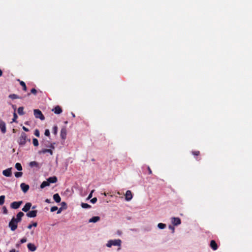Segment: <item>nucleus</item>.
Listing matches in <instances>:
<instances>
[{
  "instance_id": "f257e3e1",
  "label": "nucleus",
  "mask_w": 252,
  "mask_h": 252,
  "mask_svg": "<svg viewBox=\"0 0 252 252\" xmlns=\"http://www.w3.org/2000/svg\"><path fill=\"white\" fill-rule=\"evenodd\" d=\"M121 240L120 239L118 240H110L106 244L107 247H111L112 246H118L119 247L121 246Z\"/></svg>"
},
{
  "instance_id": "9b49d317",
  "label": "nucleus",
  "mask_w": 252,
  "mask_h": 252,
  "mask_svg": "<svg viewBox=\"0 0 252 252\" xmlns=\"http://www.w3.org/2000/svg\"><path fill=\"white\" fill-rule=\"evenodd\" d=\"M20 187L24 192H26L29 189V186L25 183H22L20 185Z\"/></svg>"
},
{
  "instance_id": "864d4df0",
  "label": "nucleus",
  "mask_w": 252,
  "mask_h": 252,
  "mask_svg": "<svg viewBox=\"0 0 252 252\" xmlns=\"http://www.w3.org/2000/svg\"><path fill=\"white\" fill-rule=\"evenodd\" d=\"M2 70L0 69V77L2 75Z\"/></svg>"
},
{
  "instance_id": "603ef678",
  "label": "nucleus",
  "mask_w": 252,
  "mask_h": 252,
  "mask_svg": "<svg viewBox=\"0 0 252 252\" xmlns=\"http://www.w3.org/2000/svg\"><path fill=\"white\" fill-rule=\"evenodd\" d=\"M62 204V206H66V204L65 202H62V204Z\"/></svg>"
},
{
  "instance_id": "ddd939ff",
  "label": "nucleus",
  "mask_w": 252,
  "mask_h": 252,
  "mask_svg": "<svg viewBox=\"0 0 252 252\" xmlns=\"http://www.w3.org/2000/svg\"><path fill=\"white\" fill-rule=\"evenodd\" d=\"M211 248L213 250L216 251L218 249V246L215 240H211L210 245Z\"/></svg>"
},
{
  "instance_id": "72a5a7b5",
  "label": "nucleus",
  "mask_w": 252,
  "mask_h": 252,
  "mask_svg": "<svg viewBox=\"0 0 252 252\" xmlns=\"http://www.w3.org/2000/svg\"><path fill=\"white\" fill-rule=\"evenodd\" d=\"M192 154L194 156H198L200 155V152L199 151H192Z\"/></svg>"
},
{
  "instance_id": "473e14b6",
  "label": "nucleus",
  "mask_w": 252,
  "mask_h": 252,
  "mask_svg": "<svg viewBox=\"0 0 252 252\" xmlns=\"http://www.w3.org/2000/svg\"><path fill=\"white\" fill-rule=\"evenodd\" d=\"M23 175V173L21 172H16L15 173V176L16 178L21 177Z\"/></svg>"
},
{
  "instance_id": "c9c22d12",
  "label": "nucleus",
  "mask_w": 252,
  "mask_h": 252,
  "mask_svg": "<svg viewBox=\"0 0 252 252\" xmlns=\"http://www.w3.org/2000/svg\"><path fill=\"white\" fill-rule=\"evenodd\" d=\"M34 135L37 137H39L40 133L38 129H35L34 133Z\"/></svg>"
},
{
  "instance_id": "5fc2aeb1",
  "label": "nucleus",
  "mask_w": 252,
  "mask_h": 252,
  "mask_svg": "<svg viewBox=\"0 0 252 252\" xmlns=\"http://www.w3.org/2000/svg\"><path fill=\"white\" fill-rule=\"evenodd\" d=\"M10 252H15V249H12L10 251Z\"/></svg>"
},
{
  "instance_id": "412c9836",
  "label": "nucleus",
  "mask_w": 252,
  "mask_h": 252,
  "mask_svg": "<svg viewBox=\"0 0 252 252\" xmlns=\"http://www.w3.org/2000/svg\"><path fill=\"white\" fill-rule=\"evenodd\" d=\"M53 199L57 203H59L61 200V198L58 193H56L53 195Z\"/></svg>"
},
{
  "instance_id": "39448f33",
  "label": "nucleus",
  "mask_w": 252,
  "mask_h": 252,
  "mask_svg": "<svg viewBox=\"0 0 252 252\" xmlns=\"http://www.w3.org/2000/svg\"><path fill=\"white\" fill-rule=\"evenodd\" d=\"M22 201H14L11 203L10 207L14 209H18L20 207V205L22 204Z\"/></svg>"
},
{
  "instance_id": "2f4dec72",
  "label": "nucleus",
  "mask_w": 252,
  "mask_h": 252,
  "mask_svg": "<svg viewBox=\"0 0 252 252\" xmlns=\"http://www.w3.org/2000/svg\"><path fill=\"white\" fill-rule=\"evenodd\" d=\"M37 225V223L35 222H33L32 224H29L27 227L28 229H31L32 226L36 227Z\"/></svg>"
},
{
  "instance_id": "cd10ccee",
  "label": "nucleus",
  "mask_w": 252,
  "mask_h": 252,
  "mask_svg": "<svg viewBox=\"0 0 252 252\" xmlns=\"http://www.w3.org/2000/svg\"><path fill=\"white\" fill-rule=\"evenodd\" d=\"M5 200V196L1 195L0 196V205H2L4 203Z\"/></svg>"
},
{
  "instance_id": "a878e982",
  "label": "nucleus",
  "mask_w": 252,
  "mask_h": 252,
  "mask_svg": "<svg viewBox=\"0 0 252 252\" xmlns=\"http://www.w3.org/2000/svg\"><path fill=\"white\" fill-rule=\"evenodd\" d=\"M81 205L82 208H85V209L90 208L91 207V205H90L89 204H88L87 203H82Z\"/></svg>"
},
{
  "instance_id": "2eb2a0df",
  "label": "nucleus",
  "mask_w": 252,
  "mask_h": 252,
  "mask_svg": "<svg viewBox=\"0 0 252 252\" xmlns=\"http://www.w3.org/2000/svg\"><path fill=\"white\" fill-rule=\"evenodd\" d=\"M24 216V214L22 212H20L17 214L16 218H15V220H16L18 222H20L22 220V217Z\"/></svg>"
},
{
  "instance_id": "8fccbe9b",
  "label": "nucleus",
  "mask_w": 252,
  "mask_h": 252,
  "mask_svg": "<svg viewBox=\"0 0 252 252\" xmlns=\"http://www.w3.org/2000/svg\"><path fill=\"white\" fill-rule=\"evenodd\" d=\"M54 144H55V143L51 144V145L50 146V147L52 149H54L55 147Z\"/></svg>"
},
{
  "instance_id": "49530a36",
  "label": "nucleus",
  "mask_w": 252,
  "mask_h": 252,
  "mask_svg": "<svg viewBox=\"0 0 252 252\" xmlns=\"http://www.w3.org/2000/svg\"><path fill=\"white\" fill-rule=\"evenodd\" d=\"M57 210H58L57 214H60L61 213L62 211V207L60 208Z\"/></svg>"
},
{
  "instance_id": "7ed1b4c3",
  "label": "nucleus",
  "mask_w": 252,
  "mask_h": 252,
  "mask_svg": "<svg viewBox=\"0 0 252 252\" xmlns=\"http://www.w3.org/2000/svg\"><path fill=\"white\" fill-rule=\"evenodd\" d=\"M27 139V134L25 132H22L19 137L18 143L19 145H24L26 143Z\"/></svg>"
},
{
  "instance_id": "c756f323",
  "label": "nucleus",
  "mask_w": 252,
  "mask_h": 252,
  "mask_svg": "<svg viewBox=\"0 0 252 252\" xmlns=\"http://www.w3.org/2000/svg\"><path fill=\"white\" fill-rule=\"evenodd\" d=\"M158 226L159 229H162L166 227V224L162 223H159L158 225Z\"/></svg>"
},
{
  "instance_id": "e433bc0d",
  "label": "nucleus",
  "mask_w": 252,
  "mask_h": 252,
  "mask_svg": "<svg viewBox=\"0 0 252 252\" xmlns=\"http://www.w3.org/2000/svg\"><path fill=\"white\" fill-rule=\"evenodd\" d=\"M58 209V208L57 206H53V207H51L50 211H51V212H53L55 211H57Z\"/></svg>"
},
{
  "instance_id": "4d7b16f0",
  "label": "nucleus",
  "mask_w": 252,
  "mask_h": 252,
  "mask_svg": "<svg viewBox=\"0 0 252 252\" xmlns=\"http://www.w3.org/2000/svg\"><path fill=\"white\" fill-rule=\"evenodd\" d=\"M72 116L74 117H75V115L74 114H73V113H72Z\"/></svg>"
},
{
  "instance_id": "393cba45",
  "label": "nucleus",
  "mask_w": 252,
  "mask_h": 252,
  "mask_svg": "<svg viewBox=\"0 0 252 252\" xmlns=\"http://www.w3.org/2000/svg\"><path fill=\"white\" fill-rule=\"evenodd\" d=\"M15 168L18 171H21L22 170V166L21 164L20 163H16L15 164Z\"/></svg>"
},
{
  "instance_id": "a19ab883",
  "label": "nucleus",
  "mask_w": 252,
  "mask_h": 252,
  "mask_svg": "<svg viewBox=\"0 0 252 252\" xmlns=\"http://www.w3.org/2000/svg\"><path fill=\"white\" fill-rule=\"evenodd\" d=\"M44 134L47 136H49L50 135V131L49 129H47L45 130V133H44Z\"/></svg>"
},
{
  "instance_id": "c85d7f7f",
  "label": "nucleus",
  "mask_w": 252,
  "mask_h": 252,
  "mask_svg": "<svg viewBox=\"0 0 252 252\" xmlns=\"http://www.w3.org/2000/svg\"><path fill=\"white\" fill-rule=\"evenodd\" d=\"M20 84L23 87V90L24 91H27V87H26L25 83L24 82L21 81L20 82Z\"/></svg>"
},
{
  "instance_id": "6ab92c4d",
  "label": "nucleus",
  "mask_w": 252,
  "mask_h": 252,
  "mask_svg": "<svg viewBox=\"0 0 252 252\" xmlns=\"http://www.w3.org/2000/svg\"><path fill=\"white\" fill-rule=\"evenodd\" d=\"M100 220V218L98 216H94L90 219L89 220V222H96Z\"/></svg>"
},
{
  "instance_id": "09e8293b",
  "label": "nucleus",
  "mask_w": 252,
  "mask_h": 252,
  "mask_svg": "<svg viewBox=\"0 0 252 252\" xmlns=\"http://www.w3.org/2000/svg\"><path fill=\"white\" fill-rule=\"evenodd\" d=\"M169 228L170 229H172V230L173 232H174V227H173V226L170 225V226H169Z\"/></svg>"
},
{
  "instance_id": "f704fd0d",
  "label": "nucleus",
  "mask_w": 252,
  "mask_h": 252,
  "mask_svg": "<svg viewBox=\"0 0 252 252\" xmlns=\"http://www.w3.org/2000/svg\"><path fill=\"white\" fill-rule=\"evenodd\" d=\"M58 131V126H55L53 128V132L54 134H56Z\"/></svg>"
},
{
  "instance_id": "b1692460",
  "label": "nucleus",
  "mask_w": 252,
  "mask_h": 252,
  "mask_svg": "<svg viewBox=\"0 0 252 252\" xmlns=\"http://www.w3.org/2000/svg\"><path fill=\"white\" fill-rule=\"evenodd\" d=\"M9 97L12 99L21 98L18 95L15 94H11L9 95Z\"/></svg>"
},
{
  "instance_id": "5701e85b",
  "label": "nucleus",
  "mask_w": 252,
  "mask_h": 252,
  "mask_svg": "<svg viewBox=\"0 0 252 252\" xmlns=\"http://www.w3.org/2000/svg\"><path fill=\"white\" fill-rule=\"evenodd\" d=\"M18 113L20 115H24L25 113L24 112V107H19L18 109Z\"/></svg>"
},
{
  "instance_id": "6e6552de",
  "label": "nucleus",
  "mask_w": 252,
  "mask_h": 252,
  "mask_svg": "<svg viewBox=\"0 0 252 252\" xmlns=\"http://www.w3.org/2000/svg\"><path fill=\"white\" fill-rule=\"evenodd\" d=\"M37 213V210H32L27 213L26 215L27 216V217L30 218H34L36 216Z\"/></svg>"
},
{
  "instance_id": "20e7f679",
  "label": "nucleus",
  "mask_w": 252,
  "mask_h": 252,
  "mask_svg": "<svg viewBox=\"0 0 252 252\" xmlns=\"http://www.w3.org/2000/svg\"><path fill=\"white\" fill-rule=\"evenodd\" d=\"M33 112L34 115L36 118L40 119L41 120H44L45 119L44 115L39 109H34Z\"/></svg>"
},
{
  "instance_id": "f3484780",
  "label": "nucleus",
  "mask_w": 252,
  "mask_h": 252,
  "mask_svg": "<svg viewBox=\"0 0 252 252\" xmlns=\"http://www.w3.org/2000/svg\"><path fill=\"white\" fill-rule=\"evenodd\" d=\"M27 247L28 249L32 252H34L36 250V247L32 243H29L27 245Z\"/></svg>"
},
{
  "instance_id": "79ce46f5",
  "label": "nucleus",
  "mask_w": 252,
  "mask_h": 252,
  "mask_svg": "<svg viewBox=\"0 0 252 252\" xmlns=\"http://www.w3.org/2000/svg\"><path fill=\"white\" fill-rule=\"evenodd\" d=\"M96 201H97V198H96V197H94V198H93V199H92L91 200V202L92 203H93V204L95 203Z\"/></svg>"
},
{
  "instance_id": "c03bdc74",
  "label": "nucleus",
  "mask_w": 252,
  "mask_h": 252,
  "mask_svg": "<svg viewBox=\"0 0 252 252\" xmlns=\"http://www.w3.org/2000/svg\"><path fill=\"white\" fill-rule=\"evenodd\" d=\"M147 168H148V170L149 171V174H152V171L151 168H150V167L148 166Z\"/></svg>"
},
{
  "instance_id": "423d86ee",
  "label": "nucleus",
  "mask_w": 252,
  "mask_h": 252,
  "mask_svg": "<svg viewBox=\"0 0 252 252\" xmlns=\"http://www.w3.org/2000/svg\"><path fill=\"white\" fill-rule=\"evenodd\" d=\"M2 174L5 177H10L12 175V168H8L3 170Z\"/></svg>"
},
{
  "instance_id": "3c124183",
  "label": "nucleus",
  "mask_w": 252,
  "mask_h": 252,
  "mask_svg": "<svg viewBox=\"0 0 252 252\" xmlns=\"http://www.w3.org/2000/svg\"><path fill=\"white\" fill-rule=\"evenodd\" d=\"M45 202H46V203H50V199H46L45 200Z\"/></svg>"
},
{
  "instance_id": "9d476101",
  "label": "nucleus",
  "mask_w": 252,
  "mask_h": 252,
  "mask_svg": "<svg viewBox=\"0 0 252 252\" xmlns=\"http://www.w3.org/2000/svg\"><path fill=\"white\" fill-rule=\"evenodd\" d=\"M0 128L1 129L2 133H5V132H6L5 124L1 120H0Z\"/></svg>"
},
{
  "instance_id": "0eeeda50",
  "label": "nucleus",
  "mask_w": 252,
  "mask_h": 252,
  "mask_svg": "<svg viewBox=\"0 0 252 252\" xmlns=\"http://www.w3.org/2000/svg\"><path fill=\"white\" fill-rule=\"evenodd\" d=\"M172 223L174 225H178L181 223V219L179 218L173 217L172 218Z\"/></svg>"
},
{
  "instance_id": "bb28decb",
  "label": "nucleus",
  "mask_w": 252,
  "mask_h": 252,
  "mask_svg": "<svg viewBox=\"0 0 252 252\" xmlns=\"http://www.w3.org/2000/svg\"><path fill=\"white\" fill-rule=\"evenodd\" d=\"M38 165V163L35 161H31L30 163V166L32 167H34V166L37 167Z\"/></svg>"
},
{
  "instance_id": "f8f14e48",
  "label": "nucleus",
  "mask_w": 252,
  "mask_h": 252,
  "mask_svg": "<svg viewBox=\"0 0 252 252\" xmlns=\"http://www.w3.org/2000/svg\"><path fill=\"white\" fill-rule=\"evenodd\" d=\"M126 200L127 201H130L132 198V194L130 190H127L126 194Z\"/></svg>"
},
{
  "instance_id": "dca6fc26",
  "label": "nucleus",
  "mask_w": 252,
  "mask_h": 252,
  "mask_svg": "<svg viewBox=\"0 0 252 252\" xmlns=\"http://www.w3.org/2000/svg\"><path fill=\"white\" fill-rule=\"evenodd\" d=\"M61 137L63 139H65L66 137V129L65 127L62 128L61 131Z\"/></svg>"
},
{
  "instance_id": "a18cd8bd",
  "label": "nucleus",
  "mask_w": 252,
  "mask_h": 252,
  "mask_svg": "<svg viewBox=\"0 0 252 252\" xmlns=\"http://www.w3.org/2000/svg\"><path fill=\"white\" fill-rule=\"evenodd\" d=\"M94 191V190H92L90 194L89 195L88 198H91L92 197L93 192Z\"/></svg>"
},
{
  "instance_id": "f03ea898",
  "label": "nucleus",
  "mask_w": 252,
  "mask_h": 252,
  "mask_svg": "<svg viewBox=\"0 0 252 252\" xmlns=\"http://www.w3.org/2000/svg\"><path fill=\"white\" fill-rule=\"evenodd\" d=\"M18 222L15 220V218L13 217L9 223V227L12 231L15 230L17 228V224Z\"/></svg>"
},
{
  "instance_id": "1a4fd4ad",
  "label": "nucleus",
  "mask_w": 252,
  "mask_h": 252,
  "mask_svg": "<svg viewBox=\"0 0 252 252\" xmlns=\"http://www.w3.org/2000/svg\"><path fill=\"white\" fill-rule=\"evenodd\" d=\"M52 111L56 114H60L63 111L62 108L59 105L55 107L54 108L52 109Z\"/></svg>"
},
{
  "instance_id": "4c0bfd02",
  "label": "nucleus",
  "mask_w": 252,
  "mask_h": 252,
  "mask_svg": "<svg viewBox=\"0 0 252 252\" xmlns=\"http://www.w3.org/2000/svg\"><path fill=\"white\" fill-rule=\"evenodd\" d=\"M31 93L34 95H35L37 93V91L34 88H32L31 90Z\"/></svg>"
},
{
  "instance_id": "de8ad7c7",
  "label": "nucleus",
  "mask_w": 252,
  "mask_h": 252,
  "mask_svg": "<svg viewBox=\"0 0 252 252\" xmlns=\"http://www.w3.org/2000/svg\"><path fill=\"white\" fill-rule=\"evenodd\" d=\"M23 129L24 130L26 131H29V130L28 128L26 127L25 126H23Z\"/></svg>"
},
{
  "instance_id": "7c9ffc66",
  "label": "nucleus",
  "mask_w": 252,
  "mask_h": 252,
  "mask_svg": "<svg viewBox=\"0 0 252 252\" xmlns=\"http://www.w3.org/2000/svg\"><path fill=\"white\" fill-rule=\"evenodd\" d=\"M33 144L34 146H38V141L36 138H33L32 140Z\"/></svg>"
},
{
  "instance_id": "4468645a",
  "label": "nucleus",
  "mask_w": 252,
  "mask_h": 252,
  "mask_svg": "<svg viewBox=\"0 0 252 252\" xmlns=\"http://www.w3.org/2000/svg\"><path fill=\"white\" fill-rule=\"evenodd\" d=\"M31 207H32L31 203L28 202L25 205L24 207L22 208V211L25 212H27L28 211H29V210L30 209Z\"/></svg>"
},
{
  "instance_id": "a211bd4d",
  "label": "nucleus",
  "mask_w": 252,
  "mask_h": 252,
  "mask_svg": "<svg viewBox=\"0 0 252 252\" xmlns=\"http://www.w3.org/2000/svg\"><path fill=\"white\" fill-rule=\"evenodd\" d=\"M47 181L50 184V183H56L57 182L58 179L56 176H53L48 178Z\"/></svg>"
},
{
  "instance_id": "4be33fe9",
  "label": "nucleus",
  "mask_w": 252,
  "mask_h": 252,
  "mask_svg": "<svg viewBox=\"0 0 252 252\" xmlns=\"http://www.w3.org/2000/svg\"><path fill=\"white\" fill-rule=\"evenodd\" d=\"M50 185L48 182V181H43L41 185H40V188L41 189H43L45 187H47V186H49Z\"/></svg>"
},
{
  "instance_id": "58836bf2",
  "label": "nucleus",
  "mask_w": 252,
  "mask_h": 252,
  "mask_svg": "<svg viewBox=\"0 0 252 252\" xmlns=\"http://www.w3.org/2000/svg\"><path fill=\"white\" fill-rule=\"evenodd\" d=\"M2 210H3V214H7L8 212H7V208L5 206H3L2 207Z\"/></svg>"
},
{
  "instance_id": "aec40b11",
  "label": "nucleus",
  "mask_w": 252,
  "mask_h": 252,
  "mask_svg": "<svg viewBox=\"0 0 252 252\" xmlns=\"http://www.w3.org/2000/svg\"><path fill=\"white\" fill-rule=\"evenodd\" d=\"M46 153H50V154L51 155H53V151L51 149H42L41 151H40L39 153V154H45Z\"/></svg>"
},
{
  "instance_id": "6e6d98bb",
  "label": "nucleus",
  "mask_w": 252,
  "mask_h": 252,
  "mask_svg": "<svg viewBox=\"0 0 252 252\" xmlns=\"http://www.w3.org/2000/svg\"><path fill=\"white\" fill-rule=\"evenodd\" d=\"M36 206H32V209H35V208H36Z\"/></svg>"
},
{
  "instance_id": "ea45409f",
  "label": "nucleus",
  "mask_w": 252,
  "mask_h": 252,
  "mask_svg": "<svg viewBox=\"0 0 252 252\" xmlns=\"http://www.w3.org/2000/svg\"><path fill=\"white\" fill-rule=\"evenodd\" d=\"M18 116L15 113H14L13 118L12 119L13 122H16V120L17 119Z\"/></svg>"
},
{
  "instance_id": "37998d69",
  "label": "nucleus",
  "mask_w": 252,
  "mask_h": 252,
  "mask_svg": "<svg viewBox=\"0 0 252 252\" xmlns=\"http://www.w3.org/2000/svg\"><path fill=\"white\" fill-rule=\"evenodd\" d=\"M27 242V238L24 237V238H23L22 239H21L20 240V242L21 243L23 244V243H24L25 242Z\"/></svg>"
}]
</instances>
